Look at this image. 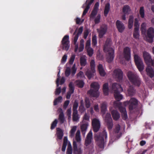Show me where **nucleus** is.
Here are the masks:
<instances>
[{"instance_id":"1","label":"nucleus","mask_w":154,"mask_h":154,"mask_svg":"<svg viewBox=\"0 0 154 154\" xmlns=\"http://www.w3.org/2000/svg\"><path fill=\"white\" fill-rule=\"evenodd\" d=\"M111 39L107 38L103 46L104 51L105 52L108 53L106 59L107 61L109 63L112 62L114 57V51L112 48L111 47Z\"/></svg>"},{"instance_id":"2","label":"nucleus","mask_w":154,"mask_h":154,"mask_svg":"<svg viewBox=\"0 0 154 154\" xmlns=\"http://www.w3.org/2000/svg\"><path fill=\"white\" fill-rule=\"evenodd\" d=\"M127 76L130 82L133 85L138 87L140 86L141 80L136 73L129 71L128 72Z\"/></svg>"},{"instance_id":"3","label":"nucleus","mask_w":154,"mask_h":154,"mask_svg":"<svg viewBox=\"0 0 154 154\" xmlns=\"http://www.w3.org/2000/svg\"><path fill=\"white\" fill-rule=\"evenodd\" d=\"M107 133L105 130H103V131L99 134L95 135V140L97 142V145L100 148H104L105 143L107 141Z\"/></svg>"},{"instance_id":"4","label":"nucleus","mask_w":154,"mask_h":154,"mask_svg":"<svg viewBox=\"0 0 154 154\" xmlns=\"http://www.w3.org/2000/svg\"><path fill=\"white\" fill-rule=\"evenodd\" d=\"M112 89L116 100L119 101L122 99L123 96L120 93L123 91V89L120 84L117 83H113L112 86Z\"/></svg>"},{"instance_id":"5","label":"nucleus","mask_w":154,"mask_h":154,"mask_svg":"<svg viewBox=\"0 0 154 154\" xmlns=\"http://www.w3.org/2000/svg\"><path fill=\"white\" fill-rule=\"evenodd\" d=\"M91 89L88 91L87 94L91 97H97L99 95L98 91L99 85L96 82L92 83L91 85Z\"/></svg>"},{"instance_id":"6","label":"nucleus","mask_w":154,"mask_h":154,"mask_svg":"<svg viewBox=\"0 0 154 154\" xmlns=\"http://www.w3.org/2000/svg\"><path fill=\"white\" fill-rule=\"evenodd\" d=\"M123 104L125 106L129 105V109L131 111L136 108L138 105V101L134 98H131L129 101L124 102Z\"/></svg>"},{"instance_id":"7","label":"nucleus","mask_w":154,"mask_h":154,"mask_svg":"<svg viewBox=\"0 0 154 154\" xmlns=\"http://www.w3.org/2000/svg\"><path fill=\"white\" fill-rule=\"evenodd\" d=\"M135 64L140 72L143 71L144 69L143 63L140 57L138 55L135 54L134 56Z\"/></svg>"},{"instance_id":"8","label":"nucleus","mask_w":154,"mask_h":154,"mask_svg":"<svg viewBox=\"0 0 154 154\" xmlns=\"http://www.w3.org/2000/svg\"><path fill=\"white\" fill-rule=\"evenodd\" d=\"M114 75L115 79L117 82H122L123 78V72L119 69H115L113 72Z\"/></svg>"},{"instance_id":"9","label":"nucleus","mask_w":154,"mask_h":154,"mask_svg":"<svg viewBox=\"0 0 154 154\" xmlns=\"http://www.w3.org/2000/svg\"><path fill=\"white\" fill-rule=\"evenodd\" d=\"M106 124L108 129L111 130L112 128L113 124L111 114L109 113H107L104 118Z\"/></svg>"},{"instance_id":"10","label":"nucleus","mask_w":154,"mask_h":154,"mask_svg":"<svg viewBox=\"0 0 154 154\" xmlns=\"http://www.w3.org/2000/svg\"><path fill=\"white\" fill-rule=\"evenodd\" d=\"M69 35H65L61 41L63 50L66 51L68 50L69 47Z\"/></svg>"},{"instance_id":"11","label":"nucleus","mask_w":154,"mask_h":154,"mask_svg":"<svg viewBox=\"0 0 154 154\" xmlns=\"http://www.w3.org/2000/svg\"><path fill=\"white\" fill-rule=\"evenodd\" d=\"M92 125L94 131L95 132H98L100 127V121L96 118L94 119L92 121Z\"/></svg>"},{"instance_id":"12","label":"nucleus","mask_w":154,"mask_h":154,"mask_svg":"<svg viewBox=\"0 0 154 154\" xmlns=\"http://www.w3.org/2000/svg\"><path fill=\"white\" fill-rule=\"evenodd\" d=\"M94 0H87L85 3L82 6V8H85L84 11L82 16H85L87 13L88 10L90 8V6L93 3Z\"/></svg>"},{"instance_id":"13","label":"nucleus","mask_w":154,"mask_h":154,"mask_svg":"<svg viewBox=\"0 0 154 154\" xmlns=\"http://www.w3.org/2000/svg\"><path fill=\"white\" fill-rule=\"evenodd\" d=\"M123 55L125 59L129 61L131 59V49L128 47H125L123 49Z\"/></svg>"},{"instance_id":"14","label":"nucleus","mask_w":154,"mask_h":154,"mask_svg":"<svg viewBox=\"0 0 154 154\" xmlns=\"http://www.w3.org/2000/svg\"><path fill=\"white\" fill-rule=\"evenodd\" d=\"M107 29V26L105 24H103L101 26L100 29H97V31L99 34V36L100 38L103 37V35L106 32Z\"/></svg>"},{"instance_id":"15","label":"nucleus","mask_w":154,"mask_h":154,"mask_svg":"<svg viewBox=\"0 0 154 154\" xmlns=\"http://www.w3.org/2000/svg\"><path fill=\"white\" fill-rule=\"evenodd\" d=\"M147 35L149 39L148 42L149 43H152L153 42V38L154 37V29L152 27L149 28L148 30Z\"/></svg>"},{"instance_id":"16","label":"nucleus","mask_w":154,"mask_h":154,"mask_svg":"<svg viewBox=\"0 0 154 154\" xmlns=\"http://www.w3.org/2000/svg\"><path fill=\"white\" fill-rule=\"evenodd\" d=\"M73 154H82V150L79 146L77 147L76 142L74 141L73 143Z\"/></svg>"},{"instance_id":"17","label":"nucleus","mask_w":154,"mask_h":154,"mask_svg":"<svg viewBox=\"0 0 154 154\" xmlns=\"http://www.w3.org/2000/svg\"><path fill=\"white\" fill-rule=\"evenodd\" d=\"M143 57L144 60L147 65H149L150 63L153 60L150 54L146 52H144L143 53Z\"/></svg>"},{"instance_id":"18","label":"nucleus","mask_w":154,"mask_h":154,"mask_svg":"<svg viewBox=\"0 0 154 154\" xmlns=\"http://www.w3.org/2000/svg\"><path fill=\"white\" fill-rule=\"evenodd\" d=\"M116 26L119 32L122 33L125 29L124 24L119 20H117L116 23Z\"/></svg>"},{"instance_id":"19","label":"nucleus","mask_w":154,"mask_h":154,"mask_svg":"<svg viewBox=\"0 0 154 154\" xmlns=\"http://www.w3.org/2000/svg\"><path fill=\"white\" fill-rule=\"evenodd\" d=\"M147 75L151 78L154 76V70L152 68L149 66H148L146 69Z\"/></svg>"},{"instance_id":"20","label":"nucleus","mask_w":154,"mask_h":154,"mask_svg":"<svg viewBox=\"0 0 154 154\" xmlns=\"http://www.w3.org/2000/svg\"><path fill=\"white\" fill-rule=\"evenodd\" d=\"M122 105V103L119 102H115L114 103V106L118 108L121 113L126 112L125 108L123 107Z\"/></svg>"},{"instance_id":"21","label":"nucleus","mask_w":154,"mask_h":154,"mask_svg":"<svg viewBox=\"0 0 154 154\" xmlns=\"http://www.w3.org/2000/svg\"><path fill=\"white\" fill-rule=\"evenodd\" d=\"M92 136V133L91 131H90L87 135L86 138L85 140V144L86 146H88L91 143Z\"/></svg>"},{"instance_id":"22","label":"nucleus","mask_w":154,"mask_h":154,"mask_svg":"<svg viewBox=\"0 0 154 154\" xmlns=\"http://www.w3.org/2000/svg\"><path fill=\"white\" fill-rule=\"evenodd\" d=\"M111 113L113 119L114 120L117 121L120 118V113L117 111L113 110L111 111Z\"/></svg>"},{"instance_id":"23","label":"nucleus","mask_w":154,"mask_h":154,"mask_svg":"<svg viewBox=\"0 0 154 154\" xmlns=\"http://www.w3.org/2000/svg\"><path fill=\"white\" fill-rule=\"evenodd\" d=\"M136 93V90L132 85H130L127 90V93L129 96H133Z\"/></svg>"},{"instance_id":"24","label":"nucleus","mask_w":154,"mask_h":154,"mask_svg":"<svg viewBox=\"0 0 154 154\" xmlns=\"http://www.w3.org/2000/svg\"><path fill=\"white\" fill-rule=\"evenodd\" d=\"M95 72V70L91 69H88L85 73L86 75L87 76L88 78L90 79L93 76V74Z\"/></svg>"},{"instance_id":"25","label":"nucleus","mask_w":154,"mask_h":154,"mask_svg":"<svg viewBox=\"0 0 154 154\" xmlns=\"http://www.w3.org/2000/svg\"><path fill=\"white\" fill-rule=\"evenodd\" d=\"M98 69L100 75L104 77L106 75V73L103 69V66L101 64H99L98 66Z\"/></svg>"},{"instance_id":"26","label":"nucleus","mask_w":154,"mask_h":154,"mask_svg":"<svg viewBox=\"0 0 154 154\" xmlns=\"http://www.w3.org/2000/svg\"><path fill=\"white\" fill-rule=\"evenodd\" d=\"M57 138L59 140H61L63 136V131L60 128H57Z\"/></svg>"},{"instance_id":"27","label":"nucleus","mask_w":154,"mask_h":154,"mask_svg":"<svg viewBox=\"0 0 154 154\" xmlns=\"http://www.w3.org/2000/svg\"><path fill=\"white\" fill-rule=\"evenodd\" d=\"M107 83L104 84L103 85V91L105 95H107L109 93V86Z\"/></svg>"},{"instance_id":"28","label":"nucleus","mask_w":154,"mask_h":154,"mask_svg":"<svg viewBox=\"0 0 154 154\" xmlns=\"http://www.w3.org/2000/svg\"><path fill=\"white\" fill-rule=\"evenodd\" d=\"M110 7V5L109 3H108L106 4L104 10V15L106 17L107 16V15L109 12Z\"/></svg>"},{"instance_id":"29","label":"nucleus","mask_w":154,"mask_h":154,"mask_svg":"<svg viewBox=\"0 0 154 154\" xmlns=\"http://www.w3.org/2000/svg\"><path fill=\"white\" fill-rule=\"evenodd\" d=\"M101 112L103 115L105 114L107 110L106 104L105 103H103L101 105Z\"/></svg>"},{"instance_id":"30","label":"nucleus","mask_w":154,"mask_h":154,"mask_svg":"<svg viewBox=\"0 0 154 154\" xmlns=\"http://www.w3.org/2000/svg\"><path fill=\"white\" fill-rule=\"evenodd\" d=\"M80 65L81 66H84L87 64V60L86 58L83 57H81L80 58Z\"/></svg>"},{"instance_id":"31","label":"nucleus","mask_w":154,"mask_h":154,"mask_svg":"<svg viewBox=\"0 0 154 154\" xmlns=\"http://www.w3.org/2000/svg\"><path fill=\"white\" fill-rule=\"evenodd\" d=\"M79 117L78 114V112H73L72 120L73 121L77 122L79 119Z\"/></svg>"},{"instance_id":"32","label":"nucleus","mask_w":154,"mask_h":154,"mask_svg":"<svg viewBox=\"0 0 154 154\" xmlns=\"http://www.w3.org/2000/svg\"><path fill=\"white\" fill-rule=\"evenodd\" d=\"M133 16H130L129 17L128 23V27L130 29H131L133 26Z\"/></svg>"},{"instance_id":"33","label":"nucleus","mask_w":154,"mask_h":154,"mask_svg":"<svg viewBox=\"0 0 154 154\" xmlns=\"http://www.w3.org/2000/svg\"><path fill=\"white\" fill-rule=\"evenodd\" d=\"M75 82L77 86L79 88H82L84 86L85 83L82 80H77Z\"/></svg>"},{"instance_id":"34","label":"nucleus","mask_w":154,"mask_h":154,"mask_svg":"<svg viewBox=\"0 0 154 154\" xmlns=\"http://www.w3.org/2000/svg\"><path fill=\"white\" fill-rule=\"evenodd\" d=\"M140 36L139 29H134L133 37L136 39H138Z\"/></svg>"},{"instance_id":"35","label":"nucleus","mask_w":154,"mask_h":154,"mask_svg":"<svg viewBox=\"0 0 154 154\" xmlns=\"http://www.w3.org/2000/svg\"><path fill=\"white\" fill-rule=\"evenodd\" d=\"M80 133L79 130H77L75 135V140L77 142L80 143L81 140Z\"/></svg>"},{"instance_id":"36","label":"nucleus","mask_w":154,"mask_h":154,"mask_svg":"<svg viewBox=\"0 0 154 154\" xmlns=\"http://www.w3.org/2000/svg\"><path fill=\"white\" fill-rule=\"evenodd\" d=\"M88 126V124L87 123L83 124L81 126V129L82 132L83 134L85 133V132Z\"/></svg>"},{"instance_id":"37","label":"nucleus","mask_w":154,"mask_h":154,"mask_svg":"<svg viewBox=\"0 0 154 154\" xmlns=\"http://www.w3.org/2000/svg\"><path fill=\"white\" fill-rule=\"evenodd\" d=\"M59 119L61 124L64 123L65 121L64 115L63 112H61L59 116Z\"/></svg>"},{"instance_id":"38","label":"nucleus","mask_w":154,"mask_h":154,"mask_svg":"<svg viewBox=\"0 0 154 154\" xmlns=\"http://www.w3.org/2000/svg\"><path fill=\"white\" fill-rule=\"evenodd\" d=\"M123 12L125 14H128L130 11V9L129 6L128 5H125L123 8Z\"/></svg>"},{"instance_id":"39","label":"nucleus","mask_w":154,"mask_h":154,"mask_svg":"<svg viewBox=\"0 0 154 154\" xmlns=\"http://www.w3.org/2000/svg\"><path fill=\"white\" fill-rule=\"evenodd\" d=\"M84 41L83 39H81L80 41L79 45V51L81 52L83 51L84 48Z\"/></svg>"},{"instance_id":"40","label":"nucleus","mask_w":154,"mask_h":154,"mask_svg":"<svg viewBox=\"0 0 154 154\" xmlns=\"http://www.w3.org/2000/svg\"><path fill=\"white\" fill-rule=\"evenodd\" d=\"M69 89L68 92L71 93V94H73L74 92V87L73 84V83L72 82H70L69 83Z\"/></svg>"},{"instance_id":"41","label":"nucleus","mask_w":154,"mask_h":154,"mask_svg":"<svg viewBox=\"0 0 154 154\" xmlns=\"http://www.w3.org/2000/svg\"><path fill=\"white\" fill-rule=\"evenodd\" d=\"M78 102L77 100H75L74 103L72 110L73 112H78L77 109L78 106Z\"/></svg>"},{"instance_id":"42","label":"nucleus","mask_w":154,"mask_h":154,"mask_svg":"<svg viewBox=\"0 0 154 154\" xmlns=\"http://www.w3.org/2000/svg\"><path fill=\"white\" fill-rule=\"evenodd\" d=\"M144 8L143 7H141L140 8L139 10V14L142 18H143L145 16Z\"/></svg>"},{"instance_id":"43","label":"nucleus","mask_w":154,"mask_h":154,"mask_svg":"<svg viewBox=\"0 0 154 154\" xmlns=\"http://www.w3.org/2000/svg\"><path fill=\"white\" fill-rule=\"evenodd\" d=\"M72 146L70 143H69L68 145L67 148L66 152V154H72Z\"/></svg>"},{"instance_id":"44","label":"nucleus","mask_w":154,"mask_h":154,"mask_svg":"<svg viewBox=\"0 0 154 154\" xmlns=\"http://www.w3.org/2000/svg\"><path fill=\"white\" fill-rule=\"evenodd\" d=\"M62 99V97L61 96H59L58 98L55 99L54 102V105H56L57 103L59 102H61Z\"/></svg>"},{"instance_id":"45","label":"nucleus","mask_w":154,"mask_h":154,"mask_svg":"<svg viewBox=\"0 0 154 154\" xmlns=\"http://www.w3.org/2000/svg\"><path fill=\"white\" fill-rule=\"evenodd\" d=\"M88 55L90 57H91L94 54V50L91 48L86 49Z\"/></svg>"},{"instance_id":"46","label":"nucleus","mask_w":154,"mask_h":154,"mask_svg":"<svg viewBox=\"0 0 154 154\" xmlns=\"http://www.w3.org/2000/svg\"><path fill=\"white\" fill-rule=\"evenodd\" d=\"M77 127L76 126H73L71 129L70 131V136L73 137L76 131Z\"/></svg>"},{"instance_id":"47","label":"nucleus","mask_w":154,"mask_h":154,"mask_svg":"<svg viewBox=\"0 0 154 154\" xmlns=\"http://www.w3.org/2000/svg\"><path fill=\"white\" fill-rule=\"evenodd\" d=\"M97 11L93 9L90 15V17L91 18H94L97 15Z\"/></svg>"},{"instance_id":"48","label":"nucleus","mask_w":154,"mask_h":154,"mask_svg":"<svg viewBox=\"0 0 154 154\" xmlns=\"http://www.w3.org/2000/svg\"><path fill=\"white\" fill-rule=\"evenodd\" d=\"M85 102L86 107L87 108H89L91 106V103L89 99L86 98L85 99Z\"/></svg>"},{"instance_id":"49","label":"nucleus","mask_w":154,"mask_h":154,"mask_svg":"<svg viewBox=\"0 0 154 154\" xmlns=\"http://www.w3.org/2000/svg\"><path fill=\"white\" fill-rule=\"evenodd\" d=\"M97 38L96 35L93 36L92 38V45L93 46H95L97 44Z\"/></svg>"},{"instance_id":"50","label":"nucleus","mask_w":154,"mask_h":154,"mask_svg":"<svg viewBox=\"0 0 154 154\" xmlns=\"http://www.w3.org/2000/svg\"><path fill=\"white\" fill-rule=\"evenodd\" d=\"M139 20L137 18H136L134 20V28L137 29H139V24L138 23Z\"/></svg>"},{"instance_id":"51","label":"nucleus","mask_w":154,"mask_h":154,"mask_svg":"<svg viewBox=\"0 0 154 154\" xmlns=\"http://www.w3.org/2000/svg\"><path fill=\"white\" fill-rule=\"evenodd\" d=\"M71 72L70 68L69 67H67L65 71V75L66 76L68 77Z\"/></svg>"},{"instance_id":"52","label":"nucleus","mask_w":154,"mask_h":154,"mask_svg":"<svg viewBox=\"0 0 154 154\" xmlns=\"http://www.w3.org/2000/svg\"><path fill=\"white\" fill-rule=\"evenodd\" d=\"M57 123V119H55L52 123L51 127V130L54 129L56 126Z\"/></svg>"},{"instance_id":"53","label":"nucleus","mask_w":154,"mask_h":154,"mask_svg":"<svg viewBox=\"0 0 154 154\" xmlns=\"http://www.w3.org/2000/svg\"><path fill=\"white\" fill-rule=\"evenodd\" d=\"M100 15L98 14L96 17L94 21L96 24H98L100 22Z\"/></svg>"},{"instance_id":"54","label":"nucleus","mask_w":154,"mask_h":154,"mask_svg":"<svg viewBox=\"0 0 154 154\" xmlns=\"http://www.w3.org/2000/svg\"><path fill=\"white\" fill-rule=\"evenodd\" d=\"M77 69L75 67V64H74L72 66L71 69V75L73 76L75 74Z\"/></svg>"},{"instance_id":"55","label":"nucleus","mask_w":154,"mask_h":154,"mask_svg":"<svg viewBox=\"0 0 154 154\" xmlns=\"http://www.w3.org/2000/svg\"><path fill=\"white\" fill-rule=\"evenodd\" d=\"M120 129V126L119 124L117 125L115 127V128L114 130V132L116 133H119Z\"/></svg>"},{"instance_id":"56","label":"nucleus","mask_w":154,"mask_h":154,"mask_svg":"<svg viewBox=\"0 0 154 154\" xmlns=\"http://www.w3.org/2000/svg\"><path fill=\"white\" fill-rule=\"evenodd\" d=\"M75 58V55L74 54L71 55L70 58L69 63L70 64H73Z\"/></svg>"},{"instance_id":"57","label":"nucleus","mask_w":154,"mask_h":154,"mask_svg":"<svg viewBox=\"0 0 154 154\" xmlns=\"http://www.w3.org/2000/svg\"><path fill=\"white\" fill-rule=\"evenodd\" d=\"M91 68V69H95V62L94 60H92L90 62Z\"/></svg>"},{"instance_id":"58","label":"nucleus","mask_w":154,"mask_h":154,"mask_svg":"<svg viewBox=\"0 0 154 154\" xmlns=\"http://www.w3.org/2000/svg\"><path fill=\"white\" fill-rule=\"evenodd\" d=\"M77 77H79L81 78H83L85 77L84 73L82 71H80L77 74Z\"/></svg>"},{"instance_id":"59","label":"nucleus","mask_w":154,"mask_h":154,"mask_svg":"<svg viewBox=\"0 0 154 154\" xmlns=\"http://www.w3.org/2000/svg\"><path fill=\"white\" fill-rule=\"evenodd\" d=\"M122 116V119L124 120H125L128 118V116L127 112H124L121 113Z\"/></svg>"},{"instance_id":"60","label":"nucleus","mask_w":154,"mask_h":154,"mask_svg":"<svg viewBox=\"0 0 154 154\" xmlns=\"http://www.w3.org/2000/svg\"><path fill=\"white\" fill-rule=\"evenodd\" d=\"M91 45V40L90 39L88 40L86 42L85 45V48L86 49L88 48H90V47Z\"/></svg>"},{"instance_id":"61","label":"nucleus","mask_w":154,"mask_h":154,"mask_svg":"<svg viewBox=\"0 0 154 154\" xmlns=\"http://www.w3.org/2000/svg\"><path fill=\"white\" fill-rule=\"evenodd\" d=\"M89 31L88 30V29H86L84 32V36H83V38H84V39H86L88 34H89Z\"/></svg>"},{"instance_id":"62","label":"nucleus","mask_w":154,"mask_h":154,"mask_svg":"<svg viewBox=\"0 0 154 154\" xmlns=\"http://www.w3.org/2000/svg\"><path fill=\"white\" fill-rule=\"evenodd\" d=\"M61 91V88L60 87H59L58 88L56 89L55 91V94L56 95H58L60 93Z\"/></svg>"},{"instance_id":"63","label":"nucleus","mask_w":154,"mask_h":154,"mask_svg":"<svg viewBox=\"0 0 154 154\" xmlns=\"http://www.w3.org/2000/svg\"><path fill=\"white\" fill-rule=\"evenodd\" d=\"M89 116L88 115H87L86 113H85L83 117V120L87 121H89Z\"/></svg>"},{"instance_id":"64","label":"nucleus","mask_w":154,"mask_h":154,"mask_svg":"<svg viewBox=\"0 0 154 154\" xmlns=\"http://www.w3.org/2000/svg\"><path fill=\"white\" fill-rule=\"evenodd\" d=\"M146 151V150H144L143 151L141 150H139L137 151L136 154H145Z\"/></svg>"}]
</instances>
